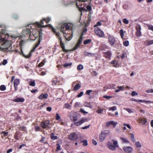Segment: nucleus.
<instances>
[{"instance_id": "6e6d98bb", "label": "nucleus", "mask_w": 153, "mask_h": 153, "mask_svg": "<svg viewBox=\"0 0 153 153\" xmlns=\"http://www.w3.org/2000/svg\"><path fill=\"white\" fill-rule=\"evenodd\" d=\"M147 26L149 29L152 30L153 32V26L151 25H147Z\"/></svg>"}, {"instance_id": "052dcab7", "label": "nucleus", "mask_w": 153, "mask_h": 153, "mask_svg": "<svg viewBox=\"0 0 153 153\" xmlns=\"http://www.w3.org/2000/svg\"><path fill=\"white\" fill-rule=\"evenodd\" d=\"M79 11L81 12V14H82V11H86V10L84 7H81L79 8Z\"/></svg>"}, {"instance_id": "c03bdc74", "label": "nucleus", "mask_w": 153, "mask_h": 153, "mask_svg": "<svg viewBox=\"0 0 153 153\" xmlns=\"http://www.w3.org/2000/svg\"><path fill=\"white\" fill-rule=\"evenodd\" d=\"M87 31V29L86 28H85L83 29L82 33L81 35L83 36L86 34V32Z\"/></svg>"}, {"instance_id": "2eb2a0df", "label": "nucleus", "mask_w": 153, "mask_h": 153, "mask_svg": "<svg viewBox=\"0 0 153 153\" xmlns=\"http://www.w3.org/2000/svg\"><path fill=\"white\" fill-rule=\"evenodd\" d=\"M135 29L136 30V34L137 36H140L141 35V27L139 25H137L136 26Z\"/></svg>"}, {"instance_id": "8fccbe9b", "label": "nucleus", "mask_w": 153, "mask_h": 153, "mask_svg": "<svg viewBox=\"0 0 153 153\" xmlns=\"http://www.w3.org/2000/svg\"><path fill=\"white\" fill-rule=\"evenodd\" d=\"M18 133L17 132H16L14 135V138L16 140H19V137H18Z\"/></svg>"}, {"instance_id": "7ed1b4c3", "label": "nucleus", "mask_w": 153, "mask_h": 153, "mask_svg": "<svg viewBox=\"0 0 153 153\" xmlns=\"http://www.w3.org/2000/svg\"><path fill=\"white\" fill-rule=\"evenodd\" d=\"M21 49H22L21 47L14 45L13 47H11L8 51H13L15 53H18L19 54H21L22 53L21 52Z\"/></svg>"}, {"instance_id": "cd10ccee", "label": "nucleus", "mask_w": 153, "mask_h": 153, "mask_svg": "<svg viewBox=\"0 0 153 153\" xmlns=\"http://www.w3.org/2000/svg\"><path fill=\"white\" fill-rule=\"evenodd\" d=\"M84 54L85 56L89 57L94 56L95 55V53H88L86 51H85L84 52Z\"/></svg>"}, {"instance_id": "7c9ffc66", "label": "nucleus", "mask_w": 153, "mask_h": 153, "mask_svg": "<svg viewBox=\"0 0 153 153\" xmlns=\"http://www.w3.org/2000/svg\"><path fill=\"white\" fill-rule=\"evenodd\" d=\"M72 64V62L70 63H66L63 65H62L65 68H71Z\"/></svg>"}, {"instance_id": "a19ab883", "label": "nucleus", "mask_w": 153, "mask_h": 153, "mask_svg": "<svg viewBox=\"0 0 153 153\" xmlns=\"http://www.w3.org/2000/svg\"><path fill=\"white\" fill-rule=\"evenodd\" d=\"M91 20V15L90 14H88V19L87 21L86 24H88Z\"/></svg>"}, {"instance_id": "6e6552de", "label": "nucleus", "mask_w": 153, "mask_h": 153, "mask_svg": "<svg viewBox=\"0 0 153 153\" xmlns=\"http://www.w3.org/2000/svg\"><path fill=\"white\" fill-rule=\"evenodd\" d=\"M94 31L95 33L100 37H103L105 36L104 32L99 27L95 28Z\"/></svg>"}, {"instance_id": "774afa93", "label": "nucleus", "mask_w": 153, "mask_h": 153, "mask_svg": "<svg viewBox=\"0 0 153 153\" xmlns=\"http://www.w3.org/2000/svg\"><path fill=\"white\" fill-rule=\"evenodd\" d=\"M147 42V45H148L153 44V40L148 41Z\"/></svg>"}, {"instance_id": "e433bc0d", "label": "nucleus", "mask_w": 153, "mask_h": 153, "mask_svg": "<svg viewBox=\"0 0 153 153\" xmlns=\"http://www.w3.org/2000/svg\"><path fill=\"white\" fill-rule=\"evenodd\" d=\"M91 42V39H87L84 40L83 43L85 45L90 44Z\"/></svg>"}, {"instance_id": "a18cd8bd", "label": "nucleus", "mask_w": 153, "mask_h": 153, "mask_svg": "<svg viewBox=\"0 0 153 153\" xmlns=\"http://www.w3.org/2000/svg\"><path fill=\"white\" fill-rule=\"evenodd\" d=\"M53 31V32L54 34H56V36L58 37H60V33L59 32L57 33L54 28L52 29Z\"/></svg>"}, {"instance_id": "f8f14e48", "label": "nucleus", "mask_w": 153, "mask_h": 153, "mask_svg": "<svg viewBox=\"0 0 153 153\" xmlns=\"http://www.w3.org/2000/svg\"><path fill=\"white\" fill-rule=\"evenodd\" d=\"M58 39L59 41L61 47L63 51L66 53L68 52L69 51V50L65 49V44L62 41V38L60 37H58Z\"/></svg>"}, {"instance_id": "412c9836", "label": "nucleus", "mask_w": 153, "mask_h": 153, "mask_svg": "<svg viewBox=\"0 0 153 153\" xmlns=\"http://www.w3.org/2000/svg\"><path fill=\"white\" fill-rule=\"evenodd\" d=\"M123 150L127 153H131L132 151V149L130 146H125L123 148Z\"/></svg>"}, {"instance_id": "1a4fd4ad", "label": "nucleus", "mask_w": 153, "mask_h": 153, "mask_svg": "<svg viewBox=\"0 0 153 153\" xmlns=\"http://www.w3.org/2000/svg\"><path fill=\"white\" fill-rule=\"evenodd\" d=\"M69 140H76L78 138V135L75 132L71 133L68 136Z\"/></svg>"}, {"instance_id": "aec40b11", "label": "nucleus", "mask_w": 153, "mask_h": 153, "mask_svg": "<svg viewBox=\"0 0 153 153\" xmlns=\"http://www.w3.org/2000/svg\"><path fill=\"white\" fill-rule=\"evenodd\" d=\"M22 34L25 36H26V35L30 36L31 34L30 29L26 28L25 29L23 30H22Z\"/></svg>"}, {"instance_id": "f3484780", "label": "nucleus", "mask_w": 153, "mask_h": 153, "mask_svg": "<svg viewBox=\"0 0 153 153\" xmlns=\"http://www.w3.org/2000/svg\"><path fill=\"white\" fill-rule=\"evenodd\" d=\"M38 33V36H39V39L38 41L36 43L35 45L34 46L35 47H36V48L37 47L38 45L40 44L41 40H42V33L40 31H37Z\"/></svg>"}, {"instance_id": "58836bf2", "label": "nucleus", "mask_w": 153, "mask_h": 153, "mask_svg": "<svg viewBox=\"0 0 153 153\" xmlns=\"http://www.w3.org/2000/svg\"><path fill=\"white\" fill-rule=\"evenodd\" d=\"M74 115H75V117H74V118H73V119H71V120L74 122H76L75 121L77 120V117L78 116V114L76 112H74Z\"/></svg>"}, {"instance_id": "5fc2aeb1", "label": "nucleus", "mask_w": 153, "mask_h": 153, "mask_svg": "<svg viewBox=\"0 0 153 153\" xmlns=\"http://www.w3.org/2000/svg\"><path fill=\"white\" fill-rule=\"evenodd\" d=\"M81 142L83 143V145L84 146H87L88 145L87 140H82Z\"/></svg>"}, {"instance_id": "79ce46f5", "label": "nucleus", "mask_w": 153, "mask_h": 153, "mask_svg": "<svg viewBox=\"0 0 153 153\" xmlns=\"http://www.w3.org/2000/svg\"><path fill=\"white\" fill-rule=\"evenodd\" d=\"M82 36L81 35V36L79 37L77 42L78 43V44H81L82 43L83 39Z\"/></svg>"}, {"instance_id": "0eeeda50", "label": "nucleus", "mask_w": 153, "mask_h": 153, "mask_svg": "<svg viewBox=\"0 0 153 153\" xmlns=\"http://www.w3.org/2000/svg\"><path fill=\"white\" fill-rule=\"evenodd\" d=\"M108 42L111 46H114L116 42L115 38L110 34H108Z\"/></svg>"}, {"instance_id": "864d4df0", "label": "nucleus", "mask_w": 153, "mask_h": 153, "mask_svg": "<svg viewBox=\"0 0 153 153\" xmlns=\"http://www.w3.org/2000/svg\"><path fill=\"white\" fill-rule=\"evenodd\" d=\"M120 33L121 38L123 39L124 37V32L123 29H121L120 30Z\"/></svg>"}, {"instance_id": "603ef678", "label": "nucleus", "mask_w": 153, "mask_h": 153, "mask_svg": "<svg viewBox=\"0 0 153 153\" xmlns=\"http://www.w3.org/2000/svg\"><path fill=\"white\" fill-rule=\"evenodd\" d=\"M83 68V66L81 65H79L77 66V69L78 70H81Z\"/></svg>"}, {"instance_id": "393cba45", "label": "nucleus", "mask_w": 153, "mask_h": 153, "mask_svg": "<svg viewBox=\"0 0 153 153\" xmlns=\"http://www.w3.org/2000/svg\"><path fill=\"white\" fill-rule=\"evenodd\" d=\"M25 101L24 98L17 97L13 101L15 102H23Z\"/></svg>"}, {"instance_id": "f03ea898", "label": "nucleus", "mask_w": 153, "mask_h": 153, "mask_svg": "<svg viewBox=\"0 0 153 153\" xmlns=\"http://www.w3.org/2000/svg\"><path fill=\"white\" fill-rule=\"evenodd\" d=\"M12 41L6 39L5 38L1 39V45L3 46V49L5 51H8L11 47Z\"/></svg>"}, {"instance_id": "72a5a7b5", "label": "nucleus", "mask_w": 153, "mask_h": 153, "mask_svg": "<svg viewBox=\"0 0 153 153\" xmlns=\"http://www.w3.org/2000/svg\"><path fill=\"white\" fill-rule=\"evenodd\" d=\"M120 138L122 141V143H129V141L126 138L122 137H121Z\"/></svg>"}, {"instance_id": "09e8293b", "label": "nucleus", "mask_w": 153, "mask_h": 153, "mask_svg": "<svg viewBox=\"0 0 153 153\" xmlns=\"http://www.w3.org/2000/svg\"><path fill=\"white\" fill-rule=\"evenodd\" d=\"M102 25V24L101 22V21H99L95 25H94V27L95 28L97 27V26H100Z\"/></svg>"}, {"instance_id": "f257e3e1", "label": "nucleus", "mask_w": 153, "mask_h": 153, "mask_svg": "<svg viewBox=\"0 0 153 153\" xmlns=\"http://www.w3.org/2000/svg\"><path fill=\"white\" fill-rule=\"evenodd\" d=\"M73 24L71 23H65L61 26L60 31L63 33L66 39L70 40L73 37L72 29Z\"/></svg>"}, {"instance_id": "bb28decb", "label": "nucleus", "mask_w": 153, "mask_h": 153, "mask_svg": "<svg viewBox=\"0 0 153 153\" xmlns=\"http://www.w3.org/2000/svg\"><path fill=\"white\" fill-rule=\"evenodd\" d=\"M139 120L140 122L143 125H145L147 123V120L145 118H140Z\"/></svg>"}, {"instance_id": "c9c22d12", "label": "nucleus", "mask_w": 153, "mask_h": 153, "mask_svg": "<svg viewBox=\"0 0 153 153\" xmlns=\"http://www.w3.org/2000/svg\"><path fill=\"white\" fill-rule=\"evenodd\" d=\"M45 139V137L44 136H42L41 139L39 140V141L42 143L44 144H46L47 143V142L44 141V140Z\"/></svg>"}, {"instance_id": "680f3d73", "label": "nucleus", "mask_w": 153, "mask_h": 153, "mask_svg": "<svg viewBox=\"0 0 153 153\" xmlns=\"http://www.w3.org/2000/svg\"><path fill=\"white\" fill-rule=\"evenodd\" d=\"M80 44H78V43L77 42L74 48V50H76L78 48L80 47Z\"/></svg>"}, {"instance_id": "a211bd4d", "label": "nucleus", "mask_w": 153, "mask_h": 153, "mask_svg": "<svg viewBox=\"0 0 153 153\" xmlns=\"http://www.w3.org/2000/svg\"><path fill=\"white\" fill-rule=\"evenodd\" d=\"M76 1H83L84 2L85 0H63V1L64 2V4L65 5H67L69 4H71L73 3H75L76 2Z\"/></svg>"}, {"instance_id": "4c0bfd02", "label": "nucleus", "mask_w": 153, "mask_h": 153, "mask_svg": "<svg viewBox=\"0 0 153 153\" xmlns=\"http://www.w3.org/2000/svg\"><path fill=\"white\" fill-rule=\"evenodd\" d=\"M117 88H119V89H116L115 90V92L116 93L118 92L120 90H123L124 88L123 86H117Z\"/></svg>"}, {"instance_id": "f704fd0d", "label": "nucleus", "mask_w": 153, "mask_h": 153, "mask_svg": "<svg viewBox=\"0 0 153 153\" xmlns=\"http://www.w3.org/2000/svg\"><path fill=\"white\" fill-rule=\"evenodd\" d=\"M46 62V60L45 59H43L42 61L39 63L38 65V66L39 67H42L44 65L45 63Z\"/></svg>"}, {"instance_id": "de8ad7c7", "label": "nucleus", "mask_w": 153, "mask_h": 153, "mask_svg": "<svg viewBox=\"0 0 153 153\" xmlns=\"http://www.w3.org/2000/svg\"><path fill=\"white\" fill-rule=\"evenodd\" d=\"M56 145L57 146L56 149V151H58L61 149V146H60L59 144L57 143L56 144Z\"/></svg>"}, {"instance_id": "9b49d317", "label": "nucleus", "mask_w": 153, "mask_h": 153, "mask_svg": "<svg viewBox=\"0 0 153 153\" xmlns=\"http://www.w3.org/2000/svg\"><path fill=\"white\" fill-rule=\"evenodd\" d=\"M58 39L59 41L61 47L63 51L66 53L68 52L69 51V50L65 49V44L62 41V38L60 37H58Z\"/></svg>"}, {"instance_id": "c756f323", "label": "nucleus", "mask_w": 153, "mask_h": 153, "mask_svg": "<svg viewBox=\"0 0 153 153\" xmlns=\"http://www.w3.org/2000/svg\"><path fill=\"white\" fill-rule=\"evenodd\" d=\"M81 87V85L77 83L76 85L74 88L73 90L74 91H77Z\"/></svg>"}, {"instance_id": "423d86ee", "label": "nucleus", "mask_w": 153, "mask_h": 153, "mask_svg": "<svg viewBox=\"0 0 153 153\" xmlns=\"http://www.w3.org/2000/svg\"><path fill=\"white\" fill-rule=\"evenodd\" d=\"M109 133V131L108 130H105L101 132L99 135L100 140L102 142L105 139L106 136Z\"/></svg>"}, {"instance_id": "4d7b16f0", "label": "nucleus", "mask_w": 153, "mask_h": 153, "mask_svg": "<svg viewBox=\"0 0 153 153\" xmlns=\"http://www.w3.org/2000/svg\"><path fill=\"white\" fill-rule=\"evenodd\" d=\"M147 26L149 29L152 30L153 32V26L151 25H147Z\"/></svg>"}, {"instance_id": "a878e982", "label": "nucleus", "mask_w": 153, "mask_h": 153, "mask_svg": "<svg viewBox=\"0 0 153 153\" xmlns=\"http://www.w3.org/2000/svg\"><path fill=\"white\" fill-rule=\"evenodd\" d=\"M44 20H43V19L40 21V22H36L35 24L38 27H44L45 26H43V22Z\"/></svg>"}, {"instance_id": "13d9d810", "label": "nucleus", "mask_w": 153, "mask_h": 153, "mask_svg": "<svg viewBox=\"0 0 153 153\" xmlns=\"http://www.w3.org/2000/svg\"><path fill=\"white\" fill-rule=\"evenodd\" d=\"M123 44L124 46L127 47L129 45V43L128 41L127 40L124 42Z\"/></svg>"}, {"instance_id": "9d476101", "label": "nucleus", "mask_w": 153, "mask_h": 153, "mask_svg": "<svg viewBox=\"0 0 153 153\" xmlns=\"http://www.w3.org/2000/svg\"><path fill=\"white\" fill-rule=\"evenodd\" d=\"M103 56L106 59H110L112 56V53L111 51H108L107 52H103L102 53Z\"/></svg>"}, {"instance_id": "dca6fc26", "label": "nucleus", "mask_w": 153, "mask_h": 153, "mask_svg": "<svg viewBox=\"0 0 153 153\" xmlns=\"http://www.w3.org/2000/svg\"><path fill=\"white\" fill-rule=\"evenodd\" d=\"M20 81L19 79H16L13 81V85L14 88V92L18 90V86L20 83Z\"/></svg>"}, {"instance_id": "473e14b6", "label": "nucleus", "mask_w": 153, "mask_h": 153, "mask_svg": "<svg viewBox=\"0 0 153 153\" xmlns=\"http://www.w3.org/2000/svg\"><path fill=\"white\" fill-rule=\"evenodd\" d=\"M130 137L131 141L133 143H134L135 142V140L134 138V135L133 134H130Z\"/></svg>"}, {"instance_id": "39448f33", "label": "nucleus", "mask_w": 153, "mask_h": 153, "mask_svg": "<svg viewBox=\"0 0 153 153\" xmlns=\"http://www.w3.org/2000/svg\"><path fill=\"white\" fill-rule=\"evenodd\" d=\"M113 141V145L112 143L110 142H108L107 143V145L108 148L111 150H114L116 148L118 147L117 142V141H114V140H112Z\"/></svg>"}, {"instance_id": "0e129e2a", "label": "nucleus", "mask_w": 153, "mask_h": 153, "mask_svg": "<svg viewBox=\"0 0 153 153\" xmlns=\"http://www.w3.org/2000/svg\"><path fill=\"white\" fill-rule=\"evenodd\" d=\"M71 106L69 103H65L64 105V107L65 108L69 109L71 107Z\"/></svg>"}, {"instance_id": "b1692460", "label": "nucleus", "mask_w": 153, "mask_h": 153, "mask_svg": "<svg viewBox=\"0 0 153 153\" xmlns=\"http://www.w3.org/2000/svg\"><path fill=\"white\" fill-rule=\"evenodd\" d=\"M109 47L105 44H101L99 47V49L101 50H105L106 49H109Z\"/></svg>"}, {"instance_id": "6ab92c4d", "label": "nucleus", "mask_w": 153, "mask_h": 153, "mask_svg": "<svg viewBox=\"0 0 153 153\" xmlns=\"http://www.w3.org/2000/svg\"><path fill=\"white\" fill-rule=\"evenodd\" d=\"M87 121V120L86 119L82 118L81 119L76 122L74 123V125L77 126H79L82 125L85 122Z\"/></svg>"}, {"instance_id": "3c124183", "label": "nucleus", "mask_w": 153, "mask_h": 153, "mask_svg": "<svg viewBox=\"0 0 153 153\" xmlns=\"http://www.w3.org/2000/svg\"><path fill=\"white\" fill-rule=\"evenodd\" d=\"M6 89V87L4 85H1L0 86V90L1 91H4Z\"/></svg>"}, {"instance_id": "5701e85b", "label": "nucleus", "mask_w": 153, "mask_h": 153, "mask_svg": "<svg viewBox=\"0 0 153 153\" xmlns=\"http://www.w3.org/2000/svg\"><path fill=\"white\" fill-rule=\"evenodd\" d=\"M48 96V95L47 94H42L39 96L38 98L39 99L43 100L45 99H47Z\"/></svg>"}, {"instance_id": "c85d7f7f", "label": "nucleus", "mask_w": 153, "mask_h": 153, "mask_svg": "<svg viewBox=\"0 0 153 153\" xmlns=\"http://www.w3.org/2000/svg\"><path fill=\"white\" fill-rule=\"evenodd\" d=\"M29 85L33 87H34L36 85V84L35 82V80H32L31 79L30 81L29 82Z\"/></svg>"}, {"instance_id": "e2e57ef3", "label": "nucleus", "mask_w": 153, "mask_h": 153, "mask_svg": "<svg viewBox=\"0 0 153 153\" xmlns=\"http://www.w3.org/2000/svg\"><path fill=\"white\" fill-rule=\"evenodd\" d=\"M103 109L101 108H98L97 111L96 112L98 114H102L103 111Z\"/></svg>"}, {"instance_id": "2f4dec72", "label": "nucleus", "mask_w": 153, "mask_h": 153, "mask_svg": "<svg viewBox=\"0 0 153 153\" xmlns=\"http://www.w3.org/2000/svg\"><path fill=\"white\" fill-rule=\"evenodd\" d=\"M54 134L53 133H52L51 135V138L53 140H54L58 139V137L57 136H55Z\"/></svg>"}, {"instance_id": "ea45409f", "label": "nucleus", "mask_w": 153, "mask_h": 153, "mask_svg": "<svg viewBox=\"0 0 153 153\" xmlns=\"http://www.w3.org/2000/svg\"><path fill=\"white\" fill-rule=\"evenodd\" d=\"M111 63L114 67H117V65L118 64V62L116 60H113L111 61Z\"/></svg>"}, {"instance_id": "ddd939ff", "label": "nucleus", "mask_w": 153, "mask_h": 153, "mask_svg": "<svg viewBox=\"0 0 153 153\" xmlns=\"http://www.w3.org/2000/svg\"><path fill=\"white\" fill-rule=\"evenodd\" d=\"M36 48L34 46L33 47V48L32 49L31 51L27 55H25L23 53L22 49H21V52L22 53V54L26 58H29L32 55V52H34L35 50L36 49Z\"/></svg>"}, {"instance_id": "bf43d9fd", "label": "nucleus", "mask_w": 153, "mask_h": 153, "mask_svg": "<svg viewBox=\"0 0 153 153\" xmlns=\"http://www.w3.org/2000/svg\"><path fill=\"white\" fill-rule=\"evenodd\" d=\"M55 117L56 120H60L61 118L60 116H59V114L58 113H56V114Z\"/></svg>"}, {"instance_id": "4468645a", "label": "nucleus", "mask_w": 153, "mask_h": 153, "mask_svg": "<svg viewBox=\"0 0 153 153\" xmlns=\"http://www.w3.org/2000/svg\"><path fill=\"white\" fill-rule=\"evenodd\" d=\"M36 48L34 46L33 47V48L32 49L31 51L27 55H25L23 53L22 49H21V52L22 53V54L26 58H29L32 55V52H34L35 50L36 49Z\"/></svg>"}, {"instance_id": "69168bd1", "label": "nucleus", "mask_w": 153, "mask_h": 153, "mask_svg": "<svg viewBox=\"0 0 153 153\" xmlns=\"http://www.w3.org/2000/svg\"><path fill=\"white\" fill-rule=\"evenodd\" d=\"M43 20L45 21L46 23H49L51 20V19L50 18H48L46 19H43Z\"/></svg>"}, {"instance_id": "37998d69", "label": "nucleus", "mask_w": 153, "mask_h": 153, "mask_svg": "<svg viewBox=\"0 0 153 153\" xmlns=\"http://www.w3.org/2000/svg\"><path fill=\"white\" fill-rule=\"evenodd\" d=\"M135 146L137 148H140L141 147V144L139 141H137L135 143Z\"/></svg>"}, {"instance_id": "338daca9", "label": "nucleus", "mask_w": 153, "mask_h": 153, "mask_svg": "<svg viewBox=\"0 0 153 153\" xmlns=\"http://www.w3.org/2000/svg\"><path fill=\"white\" fill-rule=\"evenodd\" d=\"M123 22L124 24H127L129 23V21L126 18H124L123 19Z\"/></svg>"}, {"instance_id": "49530a36", "label": "nucleus", "mask_w": 153, "mask_h": 153, "mask_svg": "<svg viewBox=\"0 0 153 153\" xmlns=\"http://www.w3.org/2000/svg\"><path fill=\"white\" fill-rule=\"evenodd\" d=\"M35 130L36 131H42L41 128L40 127L38 126H35Z\"/></svg>"}, {"instance_id": "20e7f679", "label": "nucleus", "mask_w": 153, "mask_h": 153, "mask_svg": "<svg viewBox=\"0 0 153 153\" xmlns=\"http://www.w3.org/2000/svg\"><path fill=\"white\" fill-rule=\"evenodd\" d=\"M50 121L48 120H44L40 123V126L43 129H48L50 128Z\"/></svg>"}, {"instance_id": "4be33fe9", "label": "nucleus", "mask_w": 153, "mask_h": 153, "mask_svg": "<svg viewBox=\"0 0 153 153\" xmlns=\"http://www.w3.org/2000/svg\"><path fill=\"white\" fill-rule=\"evenodd\" d=\"M117 124V122H115L113 121H108L106 123V125L107 126H109L110 125H112L113 126V128H115V127L116 126Z\"/></svg>"}]
</instances>
